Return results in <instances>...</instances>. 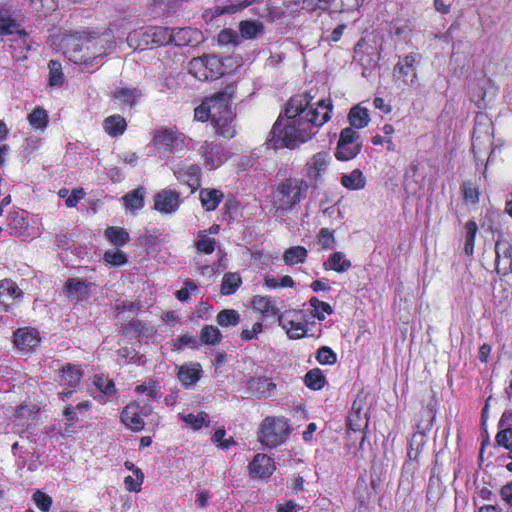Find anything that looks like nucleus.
Returning a JSON list of instances; mask_svg holds the SVG:
<instances>
[{
	"label": "nucleus",
	"mask_w": 512,
	"mask_h": 512,
	"mask_svg": "<svg viewBox=\"0 0 512 512\" xmlns=\"http://www.w3.org/2000/svg\"><path fill=\"white\" fill-rule=\"evenodd\" d=\"M309 92L293 95L285 104L284 112L274 122L269 134V145L274 149H295L309 141L318 129L331 118V99L312 103Z\"/></svg>",
	"instance_id": "nucleus-1"
},
{
	"label": "nucleus",
	"mask_w": 512,
	"mask_h": 512,
	"mask_svg": "<svg viewBox=\"0 0 512 512\" xmlns=\"http://www.w3.org/2000/svg\"><path fill=\"white\" fill-rule=\"evenodd\" d=\"M233 94V89L226 87L205 97L194 109V120L201 123L210 121L217 136L225 139L234 138L237 129L236 112L232 107Z\"/></svg>",
	"instance_id": "nucleus-2"
},
{
	"label": "nucleus",
	"mask_w": 512,
	"mask_h": 512,
	"mask_svg": "<svg viewBox=\"0 0 512 512\" xmlns=\"http://www.w3.org/2000/svg\"><path fill=\"white\" fill-rule=\"evenodd\" d=\"M309 184L303 178L288 177L280 181L272 195L273 207L280 212H288L306 197Z\"/></svg>",
	"instance_id": "nucleus-3"
},
{
	"label": "nucleus",
	"mask_w": 512,
	"mask_h": 512,
	"mask_svg": "<svg viewBox=\"0 0 512 512\" xmlns=\"http://www.w3.org/2000/svg\"><path fill=\"white\" fill-rule=\"evenodd\" d=\"M291 432L289 419L284 416L265 417L257 431L258 441L267 448L284 444Z\"/></svg>",
	"instance_id": "nucleus-4"
},
{
	"label": "nucleus",
	"mask_w": 512,
	"mask_h": 512,
	"mask_svg": "<svg viewBox=\"0 0 512 512\" xmlns=\"http://www.w3.org/2000/svg\"><path fill=\"white\" fill-rule=\"evenodd\" d=\"M191 142L192 139L176 127L156 129L152 138V144L158 151L180 157L189 150Z\"/></svg>",
	"instance_id": "nucleus-5"
},
{
	"label": "nucleus",
	"mask_w": 512,
	"mask_h": 512,
	"mask_svg": "<svg viewBox=\"0 0 512 512\" xmlns=\"http://www.w3.org/2000/svg\"><path fill=\"white\" fill-rule=\"evenodd\" d=\"M174 33L169 27L149 26L145 29L135 30L128 36L130 46L134 43L136 49L161 47L172 44Z\"/></svg>",
	"instance_id": "nucleus-6"
},
{
	"label": "nucleus",
	"mask_w": 512,
	"mask_h": 512,
	"mask_svg": "<svg viewBox=\"0 0 512 512\" xmlns=\"http://www.w3.org/2000/svg\"><path fill=\"white\" fill-rule=\"evenodd\" d=\"M492 122L484 114H478L472 134V153L477 164L484 162L492 145Z\"/></svg>",
	"instance_id": "nucleus-7"
},
{
	"label": "nucleus",
	"mask_w": 512,
	"mask_h": 512,
	"mask_svg": "<svg viewBox=\"0 0 512 512\" xmlns=\"http://www.w3.org/2000/svg\"><path fill=\"white\" fill-rule=\"evenodd\" d=\"M189 73L199 81L216 80L224 74V64L216 55L203 54L189 62Z\"/></svg>",
	"instance_id": "nucleus-8"
},
{
	"label": "nucleus",
	"mask_w": 512,
	"mask_h": 512,
	"mask_svg": "<svg viewBox=\"0 0 512 512\" xmlns=\"http://www.w3.org/2000/svg\"><path fill=\"white\" fill-rule=\"evenodd\" d=\"M279 325L286 331L289 339L297 340L306 336L319 338L321 329L317 334L308 333L307 314L304 310L285 311L279 316Z\"/></svg>",
	"instance_id": "nucleus-9"
},
{
	"label": "nucleus",
	"mask_w": 512,
	"mask_h": 512,
	"mask_svg": "<svg viewBox=\"0 0 512 512\" xmlns=\"http://www.w3.org/2000/svg\"><path fill=\"white\" fill-rule=\"evenodd\" d=\"M77 47L78 49H75V52L84 53L76 57L75 61L89 65L92 64L94 60L108 55L115 48V42L111 39L98 36L86 39L81 44L77 45Z\"/></svg>",
	"instance_id": "nucleus-10"
},
{
	"label": "nucleus",
	"mask_w": 512,
	"mask_h": 512,
	"mask_svg": "<svg viewBox=\"0 0 512 512\" xmlns=\"http://www.w3.org/2000/svg\"><path fill=\"white\" fill-rule=\"evenodd\" d=\"M421 59V55L410 52L403 57H399L397 63L393 67V77L399 80L403 85L408 87H416L419 85L418 73L416 66Z\"/></svg>",
	"instance_id": "nucleus-11"
},
{
	"label": "nucleus",
	"mask_w": 512,
	"mask_h": 512,
	"mask_svg": "<svg viewBox=\"0 0 512 512\" xmlns=\"http://www.w3.org/2000/svg\"><path fill=\"white\" fill-rule=\"evenodd\" d=\"M495 251V272L500 277L512 273V243L503 232L497 234L494 245Z\"/></svg>",
	"instance_id": "nucleus-12"
},
{
	"label": "nucleus",
	"mask_w": 512,
	"mask_h": 512,
	"mask_svg": "<svg viewBox=\"0 0 512 512\" xmlns=\"http://www.w3.org/2000/svg\"><path fill=\"white\" fill-rule=\"evenodd\" d=\"M13 343L22 355H31L40 347L41 336L36 328L20 327L13 333Z\"/></svg>",
	"instance_id": "nucleus-13"
},
{
	"label": "nucleus",
	"mask_w": 512,
	"mask_h": 512,
	"mask_svg": "<svg viewBox=\"0 0 512 512\" xmlns=\"http://www.w3.org/2000/svg\"><path fill=\"white\" fill-rule=\"evenodd\" d=\"M173 174L181 184L191 189V193L196 192L201 186L202 169L198 164L180 162L173 169Z\"/></svg>",
	"instance_id": "nucleus-14"
},
{
	"label": "nucleus",
	"mask_w": 512,
	"mask_h": 512,
	"mask_svg": "<svg viewBox=\"0 0 512 512\" xmlns=\"http://www.w3.org/2000/svg\"><path fill=\"white\" fill-rule=\"evenodd\" d=\"M362 399L360 396L353 401L351 411L347 416V434L351 432L360 434V448H362L366 440V431L368 427V419L362 415Z\"/></svg>",
	"instance_id": "nucleus-15"
},
{
	"label": "nucleus",
	"mask_w": 512,
	"mask_h": 512,
	"mask_svg": "<svg viewBox=\"0 0 512 512\" xmlns=\"http://www.w3.org/2000/svg\"><path fill=\"white\" fill-rule=\"evenodd\" d=\"M198 153L208 169H215L221 166L227 159V152L222 144L207 140L201 143Z\"/></svg>",
	"instance_id": "nucleus-16"
},
{
	"label": "nucleus",
	"mask_w": 512,
	"mask_h": 512,
	"mask_svg": "<svg viewBox=\"0 0 512 512\" xmlns=\"http://www.w3.org/2000/svg\"><path fill=\"white\" fill-rule=\"evenodd\" d=\"M154 209L162 214H174L178 211L182 200L175 189L165 188L153 196Z\"/></svg>",
	"instance_id": "nucleus-17"
},
{
	"label": "nucleus",
	"mask_w": 512,
	"mask_h": 512,
	"mask_svg": "<svg viewBox=\"0 0 512 512\" xmlns=\"http://www.w3.org/2000/svg\"><path fill=\"white\" fill-rule=\"evenodd\" d=\"M146 407L140 406L138 402L128 403L120 414L121 422L130 430L139 432L144 429L145 422L142 416H147Z\"/></svg>",
	"instance_id": "nucleus-18"
},
{
	"label": "nucleus",
	"mask_w": 512,
	"mask_h": 512,
	"mask_svg": "<svg viewBox=\"0 0 512 512\" xmlns=\"http://www.w3.org/2000/svg\"><path fill=\"white\" fill-rule=\"evenodd\" d=\"M331 163V156L327 151H320L312 155L306 162L305 170L308 179L313 183H318L323 173H325Z\"/></svg>",
	"instance_id": "nucleus-19"
},
{
	"label": "nucleus",
	"mask_w": 512,
	"mask_h": 512,
	"mask_svg": "<svg viewBox=\"0 0 512 512\" xmlns=\"http://www.w3.org/2000/svg\"><path fill=\"white\" fill-rule=\"evenodd\" d=\"M275 469L274 459L264 453H257L248 464V471L252 478L268 479Z\"/></svg>",
	"instance_id": "nucleus-20"
},
{
	"label": "nucleus",
	"mask_w": 512,
	"mask_h": 512,
	"mask_svg": "<svg viewBox=\"0 0 512 512\" xmlns=\"http://www.w3.org/2000/svg\"><path fill=\"white\" fill-rule=\"evenodd\" d=\"M92 283L83 278H68L64 285V293L70 300L80 302L89 298Z\"/></svg>",
	"instance_id": "nucleus-21"
},
{
	"label": "nucleus",
	"mask_w": 512,
	"mask_h": 512,
	"mask_svg": "<svg viewBox=\"0 0 512 512\" xmlns=\"http://www.w3.org/2000/svg\"><path fill=\"white\" fill-rule=\"evenodd\" d=\"M23 297V291L18 287L17 283L9 278L0 280V305L3 306L5 312L12 310L8 300H16Z\"/></svg>",
	"instance_id": "nucleus-22"
},
{
	"label": "nucleus",
	"mask_w": 512,
	"mask_h": 512,
	"mask_svg": "<svg viewBox=\"0 0 512 512\" xmlns=\"http://www.w3.org/2000/svg\"><path fill=\"white\" fill-rule=\"evenodd\" d=\"M322 10L331 13H349L359 9L364 0H316Z\"/></svg>",
	"instance_id": "nucleus-23"
},
{
	"label": "nucleus",
	"mask_w": 512,
	"mask_h": 512,
	"mask_svg": "<svg viewBox=\"0 0 512 512\" xmlns=\"http://www.w3.org/2000/svg\"><path fill=\"white\" fill-rule=\"evenodd\" d=\"M142 97V91L139 88L116 87L112 93V98L119 102L123 107L133 108Z\"/></svg>",
	"instance_id": "nucleus-24"
},
{
	"label": "nucleus",
	"mask_w": 512,
	"mask_h": 512,
	"mask_svg": "<svg viewBox=\"0 0 512 512\" xmlns=\"http://www.w3.org/2000/svg\"><path fill=\"white\" fill-rule=\"evenodd\" d=\"M202 367L199 363L185 364L178 368L177 377L185 388L192 387L200 380Z\"/></svg>",
	"instance_id": "nucleus-25"
},
{
	"label": "nucleus",
	"mask_w": 512,
	"mask_h": 512,
	"mask_svg": "<svg viewBox=\"0 0 512 512\" xmlns=\"http://www.w3.org/2000/svg\"><path fill=\"white\" fill-rule=\"evenodd\" d=\"M224 199V193L216 188H202L199 191V200L206 212L215 211Z\"/></svg>",
	"instance_id": "nucleus-26"
},
{
	"label": "nucleus",
	"mask_w": 512,
	"mask_h": 512,
	"mask_svg": "<svg viewBox=\"0 0 512 512\" xmlns=\"http://www.w3.org/2000/svg\"><path fill=\"white\" fill-rule=\"evenodd\" d=\"M39 410L36 404H21L14 413V424L27 429L39 413Z\"/></svg>",
	"instance_id": "nucleus-27"
},
{
	"label": "nucleus",
	"mask_w": 512,
	"mask_h": 512,
	"mask_svg": "<svg viewBox=\"0 0 512 512\" xmlns=\"http://www.w3.org/2000/svg\"><path fill=\"white\" fill-rule=\"evenodd\" d=\"M251 306L255 312H258L263 317H275L279 313V309L276 307L272 297L255 295L251 300Z\"/></svg>",
	"instance_id": "nucleus-28"
},
{
	"label": "nucleus",
	"mask_w": 512,
	"mask_h": 512,
	"mask_svg": "<svg viewBox=\"0 0 512 512\" xmlns=\"http://www.w3.org/2000/svg\"><path fill=\"white\" fill-rule=\"evenodd\" d=\"M127 121L120 114H113L103 120V129L110 137H120L127 130Z\"/></svg>",
	"instance_id": "nucleus-29"
},
{
	"label": "nucleus",
	"mask_w": 512,
	"mask_h": 512,
	"mask_svg": "<svg viewBox=\"0 0 512 512\" xmlns=\"http://www.w3.org/2000/svg\"><path fill=\"white\" fill-rule=\"evenodd\" d=\"M352 267V262L345 258L341 251H336L329 255L328 259L323 263L326 271L333 270L337 273H345Z\"/></svg>",
	"instance_id": "nucleus-30"
},
{
	"label": "nucleus",
	"mask_w": 512,
	"mask_h": 512,
	"mask_svg": "<svg viewBox=\"0 0 512 512\" xmlns=\"http://www.w3.org/2000/svg\"><path fill=\"white\" fill-rule=\"evenodd\" d=\"M512 414L507 415L504 413L499 422L500 429L495 436V441L498 446L507 449L510 453V458L512 459V426L508 425L507 427H503L504 423L507 419L511 418Z\"/></svg>",
	"instance_id": "nucleus-31"
},
{
	"label": "nucleus",
	"mask_w": 512,
	"mask_h": 512,
	"mask_svg": "<svg viewBox=\"0 0 512 512\" xmlns=\"http://www.w3.org/2000/svg\"><path fill=\"white\" fill-rule=\"evenodd\" d=\"M83 371L79 365L67 364L61 369L60 383L62 385L76 387L80 384Z\"/></svg>",
	"instance_id": "nucleus-32"
},
{
	"label": "nucleus",
	"mask_w": 512,
	"mask_h": 512,
	"mask_svg": "<svg viewBox=\"0 0 512 512\" xmlns=\"http://www.w3.org/2000/svg\"><path fill=\"white\" fill-rule=\"evenodd\" d=\"M105 239L113 246L120 248L130 241V235L123 227L108 226L104 230Z\"/></svg>",
	"instance_id": "nucleus-33"
},
{
	"label": "nucleus",
	"mask_w": 512,
	"mask_h": 512,
	"mask_svg": "<svg viewBox=\"0 0 512 512\" xmlns=\"http://www.w3.org/2000/svg\"><path fill=\"white\" fill-rule=\"evenodd\" d=\"M93 383L95 387L101 392L100 396L95 397V399L101 403H105L106 397L113 396L117 392L114 381L108 376L95 375Z\"/></svg>",
	"instance_id": "nucleus-34"
},
{
	"label": "nucleus",
	"mask_w": 512,
	"mask_h": 512,
	"mask_svg": "<svg viewBox=\"0 0 512 512\" xmlns=\"http://www.w3.org/2000/svg\"><path fill=\"white\" fill-rule=\"evenodd\" d=\"M436 417V410L432 405L422 407L421 416L416 424L417 432L421 435H426L431 431Z\"/></svg>",
	"instance_id": "nucleus-35"
},
{
	"label": "nucleus",
	"mask_w": 512,
	"mask_h": 512,
	"mask_svg": "<svg viewBox=\"0 0 512 512\" xmlns=\"http://www.w3.org/2000/svg\"><path fill=\"white\" fill-rule=\"evenodd\" d=\"M308 257V250L301 245L291 246L283 253V262L288 266L302 264Z\"/></svg>",
	"instance_id": "nucleus-36"
},
{
	"label": "nucleus",
	"mask_w": 512,
	"mask_h": 512,
	"mask_svg": "<svg viewBox=\"0 0 512 512\" xmlns=\"http://www.w3.org/2000/svg\"><path fill=\"white\" fill-rule=\"evenodd\" d=\"M341 185L349 190H361L366 185V177L360 169H354L349 174H343Z\"/></svg>",
	"instance_id": "nucleus-37"
},
{
	"label": "nucleus",
	"mask_w": 512,
	"mask_h": 512,
	"mask_svg": "<svg viewBox=\"0 0 512 512\" xmlns=\"http://www.w3.org/2000/svg\"><path fill=\"white\" fill-rule=\"evenodd\" d=\"M145 189L137 187L132 191L126 193L122 199L126 209L134 212L144 207Z\"/></svg>",
	"instance_id": "nucleus-38"
},
{
	"label": "nucleus",
	"mask_w": 512,
	"mask_h": 512,
	"mask_svg": "<svg viewBox=\"0 0 512 512\" xmlns=\"http://www.w3.org/2000/svg\"><path fill=\"white\" fill-rule=\"evenodd\" d=\"M249 387L255 389L260 397H270L276 390V384L268 377L261 376L249 381Z\"/></svg>",
	"instance_id": "nucleus-39"
},
{
	"label": "nucleus",
	"mask_w": 512,
	"mask_h": 512,
	"mask_svg": "<svg viewBox=\"0 0 512 512\" xmlns=\"http://www.w3.org/2000/svg\"><path fill=\"white\" fill-rule=\"evenodd\" d=\"M223 335L214 325H204L200 330V343L207 346H216L222 341Z\"/></svg>",
	"instance_id": "nucleus-40"
},
{
	"label": "nucleus",
	"mask_w": 512,
	"mask_h": 512,
	"mask_svg": "<svg viewBox=\"0 0 512 512\" xmlns=\"http://www.w3.org/2000/svg\"><path fill=\"white\" fill-rule=\"evenodd\" d=\"M348 120L351 128L362 129L370 121L368 110L360 105H356L350 110Z\"/></svg>",
	"instance_id": "nucleus-41"
},
{
	"label": "nucleus",
	"mask_w": 512,
	"mask_h": 512,
	"mask_svg": "<svg viewBox=\"0 0 512 512\" xmlns=\"http://www.w3.org/2000/svg\"><path fill=\"white\" fill-rule=\"evenodd\" d=\"M198 240L194 242V248L197 254H212L217 245V241L215 238L207 236V231H198L197 233Z\"/></svg>",
	"instance_id": "nucleus-42"
},
{
	"label": "nucleus",
	"mask_w": 512,
	"mask_h": 512,
	"mask_svg": "<svg viewBox=\"0 0 512 512\" xmlns=\"http://www.w3.org/2000/svg\"><path fill=\"white\" fill-rule=\"evenodd\" d=\"M241 284L242 278L238 273L228 272L222 278L220 293L222 295H232L236 293Z\"/></svg>",
	"instance_id": "nucleus-43"
},
{
	"label": "nucleus",
	"mask_w": 512,
	"mask_h": 512,
	"mask_svg": "<svg viewBox=\"0 0 512 512\" xmlns=\"http://www.w3.org/2000/svg\"><path fill=\"white\" fill-rule=\"evenodd\" d=\"M310 305V315L313 318L318 319L319 321H324L326 316L325 314L331 315L333 314L332 306L324 301H321L317 297L313 296L309 300Z\"/></svg>",
	"instance_id": "nucleus-44"
},
{
	"label": "nucleus",
	"mask_w": 512,
	"mask_h": 512,
	"mask_svg": "<svg viewBox=\"0 0 512 512\" xmlns=\"http://www.w3.org/2000/svg\"><path fill=\"white\" fill-rule=\"evenodd\" d=\"M28 123L34 129L43 130L48 126L49 117L47 111L40 106L35 107L27 116Z\"/></svg>",
	"instance_id": "nucleus-45"
},
{
	"label": "nucleus",
	"mask_w": 512,
	"mask_h": 512,
	"mask_svg": "<svg viewBox=\"0 0 512 512\" xmlns=\"http://www.w3.org/2000/svg\"><path fill=\"white\" fill-rule=\"evenodd\" d=\"M304 383L309 389L318 391L326 385L327 380L319 368H313L305 374Z\"/></svg>",
	"instance_id": "nucleus-46"
},
{
	"label": "nucleus",
	"mask_w": 512,
	"mask_h": 512,
	"mask_svg": "<svg viewBox=\"0 0 512 512\" xmlns=\"http://www.w3.org/2000/svg\"><path fill=\"white\" fill-rule=\"evenodd\" d=\"M478 232V225L475 220H468L465 223V243L464 252L467 256L474 253L475 239Z\"/></svg>",
	"instance_id": "nucleus-47"
},
{
	"label": "nucleus",
	"mask_w": 512,
	"mask_h": 512,
	"mask_svg": "<svg viewBox=\"0 0 512 512\" xmlns=\"http://www.w3.org/2000/svg\"><path fill=\"white\" fill-rule=\"evenodd\" d=\"M91 408V402L88 400L79 402L76 407L68 404L63 410V417L69 424L74 425L78 422L76 410H78L80 413H86L89 412Z\"/></svg>",
	"instance_id": "nucleus-48"
},
{
	"label": "nucleus",
	"mask_w": 512,
	"mask_h": 512,
	"mask_svg": "<svg viewBox=\"0 0 512 512\" xmlns=\"http://www.w3.org/2000/svg\"><path fill=\"white\" fill-rule=\"evenodd\" d=\"M240 320V314L234 309H223L216 316L217 324L223 328L235 327Z\"/></svg>",
	"instance_id": "nucleus-49"
},
{
	"label": "nucleus",
	"mask_w": 512,
	"mask_h": 512,
	"mask_svg": "<svg viewBox=\"0 0 512 512\" xmlns=\"http://www.w3.org/2000/svg\"><path fill=\"white\" fill-rule=\"evenodd\" d=\"M8 227L12 230L11 235L22 234L23 229L27 227V221L23 212L13 211L8 214Z\"/></svg>",
	"instance_id": "nucleus-50"
},
{
	"label": "nucleus",
	"mask_w": 512,
	"mask_h": 512,
	"mask_svg": "<svg viewBox=\"0 0 512 512\" xmlns=\"http://www.w3.org/2000/svg\"><path fill=\"white\" fill-rule=\"evenodd\" d=\"M49 77L48 84L51 87L60 86L64 82V74L60 61L51 59L48 63Z\"/></svg>",
	"instance_id": "nucleus-51"
},
{
	"label": "nucleus",
	"mask_w": 512,
	"mask_h": 512,
	"mask_svg": "<svg viewBox=\"0 0 512 512\" xmlns=\"http://www.w3.org/2000/svg\"><path fill=\"white\" fill-rule=\"evenodd\" d=\"M362 145H341L337 143L335 157L339 161H349L354 159L361 151Z\"/></svg>",
	"instance_id": "nucleus-52"
},
{
	"label": "nucleus",
	"mask_w": 512,
	"mask_h": 512,
	"mask_svg": "<svg viewBox=\"0 0 512 512\" xmlns=\"http://www.w3.org/2000/svg\"><path fill=\"white\" fill-rule=\"evenodd\" d=\"M317 244L323 250H331L336 246L335 232L327 227L321 228L316 236Z\"/></svg>",
	"instance_id": "nucleus-53"
},
{
	"label": "nucleus",
	"mask_w": 512,
	"mask_h": 512,
	"mask_svg": "<svg viewBox=\"0 0 512 512\" xmlns=\"http://www.w3.org/2000/svg\"><path fill=\"white\" fill-rule=\"evenodd\" d=\"M103 261L111 267H120L128 262V256L120 249L107 250L103 255Z\"/></svg>",
	"instance_id": "nucleus-54"
},
{
	"label": "nucleus",
	"mask_w": 512,
	"mask_h": 512,
	"mask_svg": "<svg viewBox=\"0 0 512 512\" xmlns=\"http://www.w3.org/2000/svg\"><path fill=\"white\" fill-rule=\"evenodd\" d=\"M461 192L464 202L476 205L480 200V190L479 188L469 182L465 181L461 184Z\"/></svg>",
	"instance_id": "nucleus-55"
},
{
	"label": "nucleus",
	"mask_w": 512,
	"mask_h": 512,
	"mask_svg": "<svg viewBox=\"0 0 512 512\" xmlns=\"http://www.w3.org/2000/svg\"><path fill=\"white\" fill-rule=\"evenodd\" d=\"M263 30V24L257 21H241L239 31L243 38L253 39Z\"/></svg>",
	"instance_id": "nucleus-56"
},
{
	"label": "nucleus",
	"mask_w": 512,
	"mask_h": 512,
	"mask_svg": "<svg viewBox=\"0 0 512 512\" xmlns=\"http://www.w3.org/2000/svg\"><path fill=\"white\" fill-rule=\"evenodd\" d=\"M181 419L191 425L194 430H199L203 426L209 425V416L204 411H200L197 415L192 413L181 415Z\"/></svg>",
	"instance_id": "nucleus-57"
},
{
	"label": "nucleus",
	"mask_w": 512,
	"mask_h": 512,
	"mask_svg": "<svg viewBox=\"0 0 512 512\" xmlns=\"http://www.w3.org/2000/svg\"><path fill=\"white\" fill-rule=\"evenodd\" d=\"M185 347H189L191 349H197L199 347V342L196 337L188 332L182 333L176 338L173 344V351H180Z\"/></svg>",
	"instance_id": "nucleus-58"
},
{
	"label": "nucleus",
	"mask_w": 512,
	"mask_h": 512,
	"mask_svg": "<svg viewBox=\"0 0 512 512\" xmlns=\"http://www.w3.org/2000/svg\"><path fill=\"white\" fill-rule=\"evenodd\" d=\"M135 478L128 475L124 478L125 488L129 492H140L142 484L144 482V474L141 469H134Z\"/></svg>",
	"instance_id": "nucleus-59"
},
{
	"label": "nucleus",
	"mask_w": 512,
	"mask_h": 512,
	"mask_svg": "<svg viewBox=\"0 0 512 512\" xmlns=\"http://www.w3.org/2000/svg\"><path fill=\"white\" fill-rule=\"evenodd\" d=\"M199 293V287L194 282V280L187 278L184 281V285L181 289L177 290L175 293V297L177 300L184 302L188 301L191 294H198Z\"/></svg>",
	"instance_id": "nucleus-60"
},
{
	"label": "nucleus",
	"mask_w": 512,
	"mask_h": 512,
	"mask_svg": "<svg viewBox=\"0 0 512 512\" xmlns=\"http://www.w3.org/2000/svg\"><path fill=\"white\" fill-rule=\"evenodd\" d=\"M138 393H145L148 397L153 400L159 399L161 397L160 386L157 380H150L149 382H144L135 389Z\"/></svg>",
	"instance_id": "nucleus-61"
},
{
	"label": "nucleus",
	"mask_w": 512,
	"mask_h": 512,
	"mask_svg": "<svg viewBox=\"0 0 512 512\" xmlns=\"http://www.w3.org/2000/svg\"><path fill=\"white\" fill-rule=\"evenodd\" d=\"M316 360L321 365H333L337 362V354L330 347L322 346L316 352Z\"/></svg>",
	"instance_id": "nucleus-62"
},
{
	"label": "nucleus",
	"mask_w": 512,
	"mask_h": 512,
	"mask_svg": "<svg viewBox=\"0 0 512 512\" xmlns=\"http://www.w3.org/2000/svg\"><path fill=\"white\" fill-rule=\"evenodd\" d=\"M33 501L37 508L42 512H49L52 507V497L41 490H36L33 494Z\"/></svg>",
	"instance_id": "nucleus-63"
},
{
	"label": "nucleus",
	"mask_w": 512,
	"mask_h": 512,
	"mask_svg": "<svg viewBox=\"0 0 512 512\" xmlns=\"http://www.w3.org/2000/svg\"><path fill=\"white\" fill-rule=\"evenodd\" d=\"M360 135L351 127L344 128L338 140V143L341 145L350 144V145H362L359 142Z\"/></svg>",
	"instance_id": "nucleus-64"
}]
</instances>
